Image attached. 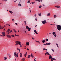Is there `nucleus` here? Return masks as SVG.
I'll use <instances>...</instances> for the list:
<instances>
[{
  "label": "nucleus",
  "instance_id": "nucleus-1",
  "mask_svg": "<svg viewBox=\"0 0 61 61\" xmlns=\"http://www.w3.org/2000/svg\"><path fill=\"white\" fill-rule=\"evenodd\" d=\"M16 44H15V46H16L17 45H19L20 46V47H22V46H21V42L20 41H17L15 42Z\"/></svg>",
  "mask_w": 61,
  "mask_h": 61
},
{
  "label": "nucleus",
  "instance_id": "nucleus-2",
  "mask_svg": "<svg viewBox=\"0 0 61 61\" xmlns=\"http://www.w3.org/2000/svg\"><path fill=\"white\" fill-rule=\"evenodd\" d=\"M57 26V28L58 29L59 31L61 30V26L58 25H56Z\"/></svg>",
  "mask_w": 61,
  "mask_h": 61
},
{
  "label": "nucleus",
  "instance_id": "nucleus-3",
  "mask_svg": "<svg viewBox=\"0 0 61 61\" xmlns=\"http://www.w3.org/2000/svg\"><path fill=\"white\" fill-rule=\"evenodd\" d=\"M14 56H15V57H16V55L17 58V57H18V53H16V52H15L14 53Z\"/></svg>",
  "mask_w": 61,
  "mask_h": 61
},
{
  "label": "nucleus",
  "instance_id": "nucleus-4",
  "mask_svg": "<svg viewBox=\"0 0 61 61\" xmlns=\"http://www.w3.org/2000/svg\"><path fill=\"white\" fill-rule=\"evenodd\" d=\"M1 33L3 34L1 35V36H2V37H3L5 36V32H2Z\"/></svg>",
  "mask_w": 61,
  "mask_h": 61
},
{
  "label": "nucleus",
  "instance_id": "nucleus-5",
  "mask_svg": "<svg viewBox=\"0 0 61 61\" xmlns=\"http://www.w3.org/2000/svg\"><path fill=\"white\" fill-rule=\"evenodd\" d=\"M42 23L43 24H45L46 23V20H44L43 21H42Z\"/></svg>",
  "mask_w": 61,
  "mask_h": 61
},
{
  "label": "nucleus",
  "instance_id": "nucleus-6",
  "mask_svg": "<svg viewBox=\"0 0 61 61\" xmlns=\"http://www.w3.org/2000/svg\"><path fill=\"white\" fill-rule=\"evenodd\" d=\"M29 42H26V44L25 45L26 46H29Z\"/></svg>",
  "mask_w": 61,
  "mask_h": 61
},
{
  "label": "nucleus",
  "instance_id": "nucleus-7",
  "mask_svg": "<svg viewBox=\"0 0 61 61\" xmlns=\"http://www.w3.org/2000/svg\"><path fill=\"white\" fill-rule=\"evenodd\" d=\"M34 34H35V33L36 34H38V33H37V31H36V30H34Z\"/></svg>",
  "mask_w": 61,
  "mask_h": 61
},
{
  "label": "nucleus",
  "instance_id": "nucleus-8",
  "mask_svg": "<svg viewBox=\"0 0 61 61\" xmlns=\"http://www.w3.org/2000/svg\"><path fill=\"white\" fill-rule=\"evenodd\" d=\"M45 55H50L49 54V53H48V52H47L46 53H45Z\"/></svg>",
  "mask_w": 61,
  "mask_h": 61
},
{
  "label": "nucleus",
  "instance_id": "nucleus-9",
  "mask_svg": "<svg viewBox=\"0 0 61 61\" xmlns=\"http://www.w3.org/2000/svg\"><path fill=\"white\" fill-rule=\"evenodd\" d=\"M7 37H8V38H11V36L10 35H8L7 36Z\"/></svg>",
  "mask_w": 61,
  "mask_h": 61
},
{
  "label": "nucleus",
  "instance_id": "nucleus-10",
  "mask_svg": "<svg viewBox=\"0 0 61 61\" xmlns=\"http://www.w3.org/2000/svg\"><path fill=\"white\" fill-rule=\"evenodd\" d=\"M49 59H51L53 58H52V56H51V55H50V56H49Z\"/></svg>",
  "mask_w": 61,
  "mask_h": 61
},
{
  "label": "nucleus",
  "instance_id": "nucleus-11",
  "mask_svg": "<svg viewBox=\"0 0 61 61\" xmlns=\"http://www.w3.org/2000/svg\"><path fill=\"white\" fill-rule=\"evenodd\" d=\"M46 40H44L42 41L43 43H45V42H46Z\"/></svg>",
  "mask_w": 61,
  "mask_h": 61
},
{
  "label": "nucleus",
  "instance_id": "nucleus-12",
  "mask_svg": "<svg viewBox=\"0 0 61 61\" xmlns=\"http://www.w3.org/2000/svg\"><path fill=\"white\" fill-rule=\"evenodd\" d=\"M27 54V52H26V53L24 55L25 57H26V55Z\"/></svg>",
  "mask_w": 61,
  "mask_h": 61
},
{
  "label": "nucleus",
  "instance_id": "nucleus-13",
  "mask_svg": "<svg viewBox=\"0 0 61 61\" xmlns=\"http://www.w3.org/2000/svg\"><path fill=\"white\" fill-rule=\"evenodd\" d=\"M25 58H22V59H21L22 61H25Z\"/></svg>",
  "mask_w": 61,
  "mask_h": 61
},
{
  "label": "nucleus",
  "instance_id": "nucleus-14",
  "mask_svg": "<svg viewBox=\"0 0 61 61\" xmlns=\"http://www.w3.org/2000/svg\"><path fill=\"white\" fill-rule=\"evenodd\" d=\"M20 57H22V54L20 53Z\"/></svg>",
  "mask_w": 61,
  "mask_h": 61
},
{
  "label": "nucleus",
  "instance_id": "nucleus-15",
  "mask_svg": "<svg viewBox=\"0 0 61 61\" xmlns=\"http://www.w3.org/2000/svg\"><path fill=\"white\" fill-rule=\"evenodd\" d=\"M50 13H49L46 16L47 17V16H50Z\"/></svg>",
  "mask_w": 61,
  "mask_h": 61
},
{
  "label": "nucleus",
  "instance_id": "nucleus-16",
  "mask_svg": "<svg viewBox=\"0 0 61 61\" xmlns=\"http://www.w3.org/2000/svg\"><path fill=\"white\" fill-rule=\"evenodd\" d=\"M10 31V29H9L6 31L7 33L8 32H9Z\"/></svg>",
  "mask_w": 61,
  "mask_h": 61
},
{
  "label": "nucleus",
  "instance_id": "nucleus-17",
  "mask_svg": "<svg viewBox=\"0 0 61 61\" xmlns=\"http://www.w3.org/2000/svg\"><path fill=\"white\" fill-rule=\"evenodd\" d=\"M28 57H27L28 58H29L31 56V55H29L28 56Z\"/></svg>",
  "mask_w": 61,
  "mask_h": 61
},
{
  "label": "nucleus",
  "instance_id": "nucleus-18",
  "mask_svg": "<svg viewBox=\"0 0 61 61\" xmlns=\"http://www.w3.org/2000/svg\"><path fill=\"white\" fill-rule=\"evenodd\" d=\"M56 7H57V8H60V6H56Z\"/></svg>",
  "mask_w": 61,
  "mask_h": 61
},
{
  "label": "nucleus",
  "instance_id": "nucleus-19",
  "mask_svg": "<svg viewBox=\"0 0 61 61\" xmlns=\"http://www.w3.org/2000/svg\"><path fill=\"white\" fill-rule=\"evenodd\" d=\"M26 29H28L29 28L28 26H26Z\"/></svg>",
  "mask_w": 61,
  "mask_h": 61
},
{
  "label": "nucleus",
  "instance_id": "nucleus-20",
  "mask_svg": "<svg viewBox=\"0 0 61 61\" xmlns=\"http://www.w3.org/2000/svg\"><path fill=\"white\" fill-rule=\"evenodd\" d=\"M31 57H32V58H33V57H34V55H33L32 54H31Z\"/></svg>",
  "mask_w": 61,
  "mask_h": 61
},
{
  "label": "nucleus",
  "instance_id": "nucleus-21",
  "mask_svg": "<svg viewBox=\"0 0 61 61\" xmlns=\"http://www.w3.org/2000/svg\"><path fill=\"white\" fill-rule=\"evenodd\" d=\"M17 50H19V51H20V49H19V48H17Z\"/></svg>",
  "mask_w": 61,
  "mask_h": 61
},
{
  "label": "nucleus",
  "instance_id": "nucleus-22",
  "mask_svg": "<svg viewBox=\"0 0 61 61\" xmlns=\"http://www.w3.org/2000/svg\"><path fill=\"white\" fill-rule=\"evenodd\" d=\"M9 12H10V13H11V14H13V12H12V11H10V10H9Z\"/></svg>",
  "mask_w": 61,
  "mask_h": 61
},
{
  "label": "nucleus",
  "instance_id": "nucleus-23",
  "mask_svg": "<svg viewBox=\"0 0 61 61\" xmlns=\"http://www.w3.org/2000/svg\"><path fill=\"white\" fill-rule=\"evenodd\" d=\"M38 15H39V16H41V13H39L38 14Z\"/></svg>",
  "mask_w": 61,
  "mask_h": 61
},
{
  "label": "nucleus",
  "instance_id": "nucleus-24",
  "mask_svg": "<svg viewBox=\"0 0 61 61\" xmlns=\"http://www.w3.org/2000/svg\"><path fill=\"white\" fill-rule=\"evenodd\" d=\"M5 59L4 60H5L6 59H7V57H4Z\"/></svg>",
  "mask_w": 61,
  "mask_h": 61
},
{
  "label": "nucleus",
  "instance_id": "nucleus-25",
  "mask_svg": "<svg viewBox=\"0 0 61 61\" xmlns=\"http://www.w3.org/2000/svg\"><path fill=\"white\" fill-rule=\"evenodd\" d=\"M52 34H53V35H54L56 34V32H53L52 33Z\"/></svg>",
  "mask_w": 61,
  "mask_h": 61
},
{
  "label": "nucleus",
  "instance_id": "nucleus-26",
  "mask_svg": "<svg viewBox=\"0 0 61 61\" xmlns=\"http://www.w3.org/2000/svg\"><path fill=\"white\" fill-rule=\"evenodd\" d=\"M11 36L12 37H15V36H14V35H12Z\"/></svg>",
  "mask_w": 61,
  "mask_h": 61
},
{
  "label": "nucleus",
  "instance_id": "nucleus-27",
  "mask_svg": "<svg viewBox=\"0 0 61 61\" xmlns=\"http://www.w3.org/2000/svg\"><path fill=\"white\" fill-rule=\"evenodd\" d=\"M56 45L57 46V47H59V46H58V44H56Z\"/></svg>",
  "mask_w": 61,
  "mask_h": 61
},
{
  "label": "nucleus",
  "instance_id": "nucleus-28",
  "mask_svg": "<svg viewBox=\"0 0 61 61\" xmlns=\"http://www.w3.org/2000/svg\"><path fill=\"white\" fill-rule=\"evenodd\" d=\"M56 15H54V18H56Z\"/></svg>",
  "mask_w": 61,
  "mask_h": 61
},
{
  "label": "nucleus",
  "instance_id": "nucleus-29",
  "mask_svg": "<svg viewBox=\"0 0 61 61\" xmlns=\"http://www.w3.org/2000/svg\"><path fill=\"white\" fill-rule=\"evenodd\" d=\"M30 0H29L27 2L28 3H30Z\"/></svg>",
  "mask_w": 61,
  "mask_h": 61
},
{
  "label": "nucleus",
  "instance_id": "nucleus-30",
  "mask_svg": "<svg viewBox=\"0 0 61 61\" xmlns=\"http://www.w3.org/2000/svg\"><path fill=\"white\" fill-rule=\"evenodd\" d=\"M28 29H29L28 30L29 31H30V29H31L29 28Z\"/></svg>",
  "mask_w": 61,
  "mask_h": 61
},
{
  "label": "nucleus",
  "instance_id": "nucleus-31",
  "mask_svg": "<svg viewBox=\"0 0 61 61\" xmlns=\"http://www.w3.org/2000/svg\"><path fill=\"white\" fill-rule=\"evenodd\" d=\"M13 30L15 32H16V31L15 30V29H14Z\"/></svg>",
  "mask_w": 61,
  "mask_h": 61
},
{
  "label": "nucleus",
  "instance_id": "nucleus-32",
  "mask_svg": "<svg viewBox=\"0 0 61 61\" xmlns=\"http://www.w3.org/2000/svg\"><path fill=\"white\" fill-rule=\"evenodd\" d=\"M54 36L56 37V34H55L54 35Z\"/></svg>",
  "mask_w": 61,
  "mask_h": 61
},
{
  "label": "nucleus",
  "instance_id": "nucleus-33",
  "mask_svg": "<svg viewBox=\"0 0 61 61\" xmlns=\"http://www.w3.org/2000/svg\"><path fill=\"white\" fill-rule=\"evenodd\" d=\"M18 5L19 6H21L22 5H21L20 4H18Z\"/></svg>",
  "mask_w": 61,
  "mask_h": 61
},
{
  "label": "nucleus",
  "instance_id": "nucleus-34",
  "mask_svg": "<svg viewBox=\"0 0 61 61\" xmlns=\"http://www.w3.org/2000/svg\"><path fill=\"white\" fill-rule=\"evenodd\" d=\"M32 39H33V40H35V38H34V37H32Z\"/></svg>",
  "mask_w": 61,
  "mask_h": 61
},
{
  "label": "nucleus",
  "instance_id": "nucleus-35",
  "mask_svg": "<svg viewBox=\"0 0 61 61\" xmlns=\"http://www.w3.org/2000/svg\"><path fill=\"white\" fill-rule=\"evenodd\" d=\"M41 7H42V6L41 5H40L39 7V8H41Z\"/></svg>",
  "mask_w": 61,
  "mask_h": 61
},
{
  "label": "nucleus",
  "instance_id": "nucleus-36",
  "mask_svg": "<svg viewBox=\"0 0 61 61\" xmlns=\"http://www.w3.org/2000/svg\"><path fill=\"white\" fill-rule=\"evenodd\" d=\"M9 56V57H11V55H8Z\"/></svg>",
  "mask_w": 61,
  "mask_h": 61
},
{
  "label": "nucleus",
  "instance_id": "nucleus-37",
  "mask_svg": "<svg viewBox=\"0 0 61 61\" xmlns=\"http://www.w3.org/2000/svg\"><path fill=\"white\" fill-rule=\"evenodd\" d=\"M52 59H51V61H53V60L52 59Z\"/></svg>",
  "mask_w": 61,
  "mask_h": 61
},
{
  "label": "nucleus",
  "instance_id": "nucleus-38",
  "mask_svg": "<svg viewBox=\"0 0 61 61\" xmlns=\"http://www.w3.org/2000/svg\"><path fill=\"white\" fill-rule=\"evenodd\" d=\"M51 50H52V51H53V52H55V51H54V50L51 49Z\"/></svg>",
  "mask_w": 61,
  "mask_h": 61
},
{
  "label": "nucleus",
  "instance_id": "nucleus-39",
  "mask_svg": "<svg viewBox=\"0 0 61 61\" xmlns=\"http://www.w3.org/2000/svg\"><path fill=\"white\" fill-rule=\"evenodd\" d=\"M37 1H38V2H40V0H36Z\"/></svg>",
  "mask_w": 61,
  "mask_h": 61
},
{
  "label": "nucleus",
  "instance_id": "nucleus-40",
  "mask_svg": "<svg viewBox=\"0 0 61 61\" xmlns=\"http://www.w3.org/2000/svg\"><path fill=\"white\" fill-rule=\"evenodd\" d=\"M46 41H47L48 40V39H46Z\"/></svg>",
  "mask_w": 61,
  "mask_h": 61
},
{
  "label": "nucleus",
  "instance_id": "nucleus-41",
  "mask_svg": "<svg viewBox=\"0 0 61 61\" xmlns=\"http://www.w3.org/2000/svg\"><path fill=\"white\" fill-rule=\"evenodd\" d=\"M0 29H2V27L1 26H0Z\"/></svg>",
  "mask_w": 61,
  "mask_h": 61
},
{
  "label": "nucleus",
  "instance_id": "nucleus-42",
  "mask_svg": "<svg viewBox=\"0 0 61 61\" xmlns=\"http://www.w3.org/2000/svg\"><path fill=\"white\" fill-rule=\"evenodd\" d=\"M15 24L16 25H17V23H15Z\"/></svg>",
  "mask_w": 61,
  "mask_h": 61
},
{
  "label": "nucleus",
  "instance_id": "nucleus-43",
  "mask_svg": "<svg viewBox=\"0 0 61 61\" xmlns=\"http://www.w3.org/2000/svg\"><path fill=\"white\" fill-rule=\"evenodd\" d=\"M38 43H39V44H40L41 43H40V42L39 41H38Z\"/></svg>",
  "mask_w": 61,
  "mask_h": 61
},
{
  "label": "nucleus",
  "instance_id": "nucleus-44",
  "mask_svg": "<svg viewBox=\"0 0 61 61\" xmlns=\"http://www.w3.org/2000/svg\"><path fill=\"white\" fill-rule=\"evenodd\" d=\"M35 4V2H32V4Z\"/></svg>",
  "mask_w": 61,
  "mask_h": 61
},
{
  "label": "nucleus",
  "instance_id": "nucleus-45",
  "mask_svg": "<svg viewBox=\"0 0 61 61\" xmlns=\"http://www.w3.org/2000/svg\"><path fill=\"white\" fill-rule=\"evenodd\" d=\"M46 49H45L44 48L43 49V50L44 51V50H45Z\"/></svg>",
  "mask_w": 61,
  "mask_h": 61
},
{
  "label": "nucleus",
  "instance_id": "nucleus-46",
  "mask_svg": "<svg viewBox=\"0 0 61 61\" xmlns=\"http://www.w3.org/2000/svg\"><path fill=\"white\" fill-rule=\"evenodd\" d=\"M52 59L53 60H56V59L53 58H52Z\"/></svg>",
  "mask_w": 61,
  "mask_h": 61
},
{
  "label": "nucleus",
  "instance_id": "nucleus-47",
  "mask_svg": "<svg viewBox=\"0 0 61 61\" xmlns=\"http://www.w3.org/2000/svg\"><path fill=\"white\" fill-rule=\"evenodd\" d=\"M48 44V45H50L51 44V43H49Z\"/></svg>",
  "mask_w": 61,
  "mask_h": 61
},
{
  "label": "nucleus",
  "instance_id": "nucleus-48",
  "mask_svg": "<svg viewBox=\"0 0 61 61\" xmlns=\"http://www.w3.org/2000/svg\"><path fill=\"white\" fill-rule=\"evenodd\" d=\"M35 21H37V19H35Z\"/></svg>",
  "mask_w": 61,
  "mask_h": 61
},
{
  "label": "nucleus",
  "instance_id": "nucleus-49",
  "mask_svg": "<svg viewBox=\"0 0 61 61\" xmlns=\"http://www.w3.org/2000/svg\"><path fill=\"white\" fill-rule=\"evenodd\" d=\"M27 50H29V49H28V48H27Z\"/></svg>",
  "mask_w": 61,
  "mask_h": 61
},
{
  "label": "nucleus",
  "instance_id": "nucleus-50",
  "mask_svg": "<svg viewBox=\"0 0 61 61\" xmlns=\"http://www.w3.org/2000/svg\"><path fill=\"white\" fill-rule=\"evenodd\" d=\"M13 32V31H12V30H11L10 31V33H11V32Z\"/></svg>",
  "mask_w": 61,
  "mask_h": 61
},
{
  "label": "nucleus",
  "instance_id": "nucleus-51",
  "mask_svg": "<svg viewBox=\"0 0 61 61\" xmlns=\"http://www.w3.org/2000/svg\"><path fill=\"white\" fill-rule=\"evenodd\" d=\"M36 41V42H38V41Z\"/></svg>",
  "mask_w": 61,
  "mask_h": 61
},
{
  "label": "nucleus",
  "instance_id": "nucleus-52",
  "mask_svg": "<svg viewBox=\"0 0 61 61\" xmlns=\"http://www.w3.org/2000/svg\"><path fill=\"white\" fill-rule=\"evenodd\" d=\"M34 16H35V17H36V15L35 14L34 15Z\"/></svg>",
  "mask_w": 61,
  "mask_h": 61
},
{
  "label": "nucleus",
  "instance_id": "nucleus-53",
  "mask_svg": "<svg viewBox=\"0 0 61 61\" xmlns=\"http://www.w3.org/2000/svg\"><path fill=\"white\" fill-rule=\"evenodd\" d=\"M10 32H9V33H8L7 34L8 35H9V34L10 33Z\"/></svg>",
  "mask_w": 61,
  "mask_h": 61
},
{
  "label": "nucleus",
  "instance_id": "nucleus-54",
  "mask_svg": "<svg viewBox=\"0 0 61 61\" xmlns=\"http://www.w3.org/2000/svg\"><path fill=\"white\" fill-rule=\"evenodd\" d=\"M25 23H26V21H24Z\"/></svg>",
  "mask_w": 61,
  "mask_h": 61
},
{
  "label": "nucleus",
  "instance_id": "nucleus-55",
  "mask_svg": "<svg viewBox=\"0 0 61 61\" xmlns=\"http://www.w3.org/2000/svg\"><path fill=\"white\" fill-rule=\"evenodd\" d=\"M46 45H48V43H46Z\"/></svg>",
  "mask_w": 61,
  "mask_h": 61
},
{
  "label": "nucleus",
  "instance_id": "nucleus-56",
  "mask_svg": "<svg viewBox=\"0 0 61 61\" xmlns=\"http://www.w3.org/2000/svg\"><path fill=\"white\" fill-rule=\"evenodd\" d=\"M30 13H31V10H30Z\"/></svg>",
  "mask_w": 61,
  "mask_h": 61
},
{
  "label": "nucleus",
  "instance_id": "nucleus-57",
  "mask_svg": "<svg viewBox=\"0 0 61 61\" xmlns=\"http://www.w3.org/2000/svg\"><path fill=\"white\" fill-rule=\"evenodd\" d=\"M34 61H36V60L35 59H34Z\"/></svg>",
  "mask_w": 61,
  "mask_h": 61
},
{
  "label": "nucleus",
  "instance_id": "nucleus-58",
  "mask_svg": "<svg viewBox=\"0 0 61 61\" xmlns=\"http://www.w3.org/2000/svg\"><path fill=\"white\" fill-rule=\"evenodd\" d=\"M24 32H25V33H26V31H24Z\"/></svg>",
  "mask_w": 61,
  "mask_h": 61
},
{
  "label": "nucleus",
  "instance_id": "nucleus-59",
  "mask_svg": "<svg viewBox=\"0 0 61 61\" xmlns=\"http://www.w3.org/2000/svg\"><path fill=\"white\" fill-rule=\"evenodd\" d=\"M44 45H45V46H46V44H44Z\"/></svg>",
  "mask_w": 61,
  "mask_h": 61
},
{
  "label": "nucleus",
  "instance_id": "nucleus-60",
  "mask_svg": "<svg viewBox=\"0 0 61 61\" xmlns=\"http://www.w3.org/2000/svg\"><path fill=\"white\" fill-rule=\"evenodd\" d=\"M21 2V1H20V3H19V4H20Z\"/></svg>",
  "mask_w": 61,
  "mask_h": 61
},
{
  "label": "nucleus",
  "instance_id": "nucleus-61",
  "mask_svg": "<svg viewBox=\"0 0 61 61\" xmlns=\"http://www.w3.org/2000/svg\"><path fill=\"white\" fill-rule=\"evenodd\" d=\"M4 1H5H5H7V0H4Z\"/></svg>",
  "mask_w": 61,
  "mask_h": 61
},
{
  "label": "nucleus",
  "instance_id": "nucleus-62",
  "mask_svg": "<svg viewBox=\"0 0 61 61\" xmlns=\"http://www.w3.org/2000/svg\"><path fill=\"white\" fill-rule=\"evenodd\" d=\"M3 28H4V27L1 28V29H3Z\"/></svg>",
  "mask_w": 61,
  "mask_h": 61
},
{
  "label": "nucleus",
  "instance_id": "nucleus-63",
  "mask_svg": "<svg viewBox=\"0 0 61 61\" xmlns=\"http://www.w3.org/2000/svg\"><path fill=\"white\" fill-rule=\"evenodd\" d=\"M17 36V35H16V34H15V36Z\"/></svg>",
  "mask_w": 61,
  "mask_h": 61
},
{
  "label": "nucleus",
  "instance_id": "nucleus-64",
  "mask_svg": "<svg viewBox=\"0 0 61 61\" xmlns=\"http://www.w3.org/2000/svg\"><path fill=\"white\" fill-rule=\"evenodd\" d=\"M19 36V35H17V36Z\"/></svg>",
  "mask_w": 61,
  "mask_h": 61
}]
</instances>
